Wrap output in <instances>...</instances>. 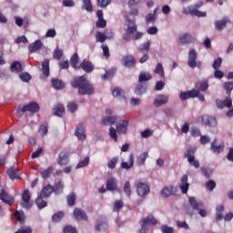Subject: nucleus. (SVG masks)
Listing matches in <instances>:
<instances>
[{
    "label": "nucleus",
    "instance_id": "4d7b16f0",
    "mask_svg": "<svg viewBox=\"0 0 233 233\" xmlns=\"http://www.w3.org/2000/svg\"><path fill=\"white\" fill-rule=\"evenodd\" d=\"M53 56L55 59H61V57H63V50L59 49V47H56L53 53Z\"/></svg>",
    "mask_w": 233,
    "mask_h": 233
},
{
    "label": "nucleus",
    "instance_id": "412c9836",
    "mask_svg": "<svg viewBox=\"0 0 233 233\" xmlns=\"http://www.w3.org/2000/svg\"><path fill=\"white\" fill-rule=\"evenodd\" d=\"M73 214L75 219H77L78 221H86V219H87L86 213H85L81 208H75Z\"/></svg>",
    "mask_w": 233,
    "mask_h": 233
},
{
    "label": "nucleus",
    "instance_id": "1a4fd4ad",
    "mask_svg": "<svg viewBox=\"0 0 233 233\" xmlns=\"http://www.w3.org/2000/svg\"><path fill=\"white\" fill-rule=\"evenodd\" d=\"M21 205L23 208H32V203H30V191L25 189L22 196Z\"/></svg>",
    "mask_w": 233,
    "mask_h": 233
},
{
    "label": "nucleus",
    "instance_id": "c9c22d12",
    "mask_svg": "<svg viewBox=\"0 0 233 233\" xmlns=\"http://www.w3.org/2000/svg\"><path fill=\"white\" fill-rule=\"evenodd\" d=\"M64 188H65V186L63 185V182L59 180L58 182L55 183L53 187V192H55V194H63Z\"/></svg>",
    "mask_w": 233,
    "mask_h": 233
},
{
    "label": "nucleus",
    "instance_id": "20e7f679",
    "mask_svg": "<svg viewBox=\"0 0 233 233\" xmlns=\"http://www.w3.org/2000/svg\"><path fill=\"white\" fill-rule=\"evenodd\" d=\"M203 6V2H198L195 5L189 6L187 11L185 10L184 14H190V15H195L196 17H207V13L198 10Z\"/></svg>",
    "mask_w": 233,
    "mask_h": 233
},
{
    "label": "nucleus",
    "instance_id": "423d86ee",
    "mask_svg": "<svg viewBox=\"0 0 233 233\" xmlns=\"http://www.w3.org/2000/svg\"><path fill=\"white\" fill-rule=\"evenodd\" d=\"M39 111V104L36 102H31L28 105L25 106L21 110L16 112L17 117H21L23 115L22 112H31L32 114H35Z\"/></svg>",
    "mask_w": 233,
    "mask_h": 233
},
{
    "label": "nucleus",
    "instance_id": "bb28decb",
    "mask_svg": "<svg viewBox=\"0 0 233 233\" xmlns=\"http://www.w3.org/2000/svg\"><path fill=\"white\" fill-rule=\"evenodd\" d=\"M133 167H134V154L131 153L129 155V161L121 163V168H124V170H130V168H132Z\"/></svg>",
    "mask_w": 233,
    "mask_h": 233
},
{
    "label": "nucleus",
    "instance_id": "7c9ffc66",
    "mask_svg": "<svg viewBox=\"0 0 233 233\" xmlns=\"http://www.w3.org/2000/svg\"><path fill=\"white\" fill-rule=\"evenodd\" d=\"M54 192V187L47 185L41 190L40 196L42 198H49V196Z\"/></svg>",
    "mask_w": 233,
    "mask_h": 233
},
{
    "label": "nucleus",
    "instance_id": "7ed1b4c3",
    "mask_svg": "<svg viewBox=\"0 0 233 233\" xmlns=\"http://www.w3.org/2000/svg\"><path fill=\"white\" fill-rule=\"evenodd\" d=\"M196 147H189L187 148L185 153L184 157L187 158V161L191 167H195V168H199V160L196 159Z\"/></svg>",
    "mask_w": 233,
    "mask_h": 233
},
{
    "label": "nucleus",
    "instance_id": "864d4df0",
    "mask_svg": "<svg viewBox=\"0 0 233 233\" xmlns=\"http://www.w3.org/2000/svg\"><path fill=\"white\" fill-rule=\"evenodd\" d=\"M117 161H119V158L117 157H113L109 162L107 163L108 168H116V166L117 165Z\"/></svg>",
    "mask_w": 233,
    "mask_h": 233
},
{
    "label": "nucleus",
    "instance_id": "de8ad7c7",
    "mask_svg": "<svg viewBox=\"0 0 233 233\" xmlns=\"http://www.w3.org/2000/svg\"><path fill=\"white\" fill-rule=\"evenodd\" d=\"M63 218H65V213L58 212L53 216L52 220L54 221V223H59V221H61V219H63Z\"/></svg>",
    "mask_w": 233,
    "mask_h": 233
},
{
    "label": "nucleus",
    "instance_id": "c85d7f7f",
    "mask_svg": "<svg viewBox=\"0 0 233 233\" xmlns=\"http://www.w3.org/2000/svg\"><path fill=\"white\" fill-rule=\"evenodd\" d=\"M81 68L85 71L87 72L88 74H90V72H93L94 70V65L91 64L90 61L87 60H84L81 65H80Z\"/></svg>",
    "mask_w": 233,
    "mask_h": 233
},
{
    "label": "nucleus",
    "instance_id": "5701e85b",
    "mask_svg": "<svg viewBox=\"0 0 233 233\" xmlns=\"http://www.w3.org/2000/svg\"><path fill=\"white\" fill-rule=\"evenodd\" d=\"M135 93L137 96H143V94L147 93V83L139 82L135 89Z\"/></svg>",
    "mask_w": 233,
    "mask_h": 233
},
{
    "label": "nucleus",
    "instance_id": "13d9d810",
    "mask_svg": "<svg viewBox=\"0 0 233 233\" xmlns=\"http://www.w3.org/2000/svg\"><path fill=\"white\" fill-rule=\"evenodd\" d=\"M45 148L40 147L39 149H37L36 151L33 152L31 157L32 159H35L37 157H41V156H43V152H44Z\"/></svg>",
    "mask_w": 233,
    "mask_h": 233
},
{
    "label": "nucleus",
    "instance_id": "c756f323",
    "mask_svg": "<svg viewBox=\"0 0 233 233\" xmlns=\"http://www.w3.org/2000/svg\"><path fill=\"white\" fill-rule=\"evenodd\" d=\"M95 228L96 232H105L108 228V224L106 220H98Z\"/></svg>",
    "mask_w": 233,
    "mask_h": 233
},
{
    "label": "nucleus",
    "instance_id": "72a5a7b5",
    "mask_svg": "<svg viewBox=\"0 0 233 233\" xmlns=\"http://www.w3.org/2000/svg\"><path fill=\"white\" fill-rule=\"evenodd\" d=\"M70 63L71 66H73V68H76V70H77V68H81V66H77L79 64V56L77 55V53H75L72 56Z\"/></svg>",
    "mask_w": 233,
    "mask_h": 233
},
{
    "label": "nucleus",
    "instance_id": "f3484780",
    "mask_svg": "<svg viewBox=\"0 0 233 233\" xmlns=\"http://www.w3.org/2000/svg\"><path fill=\"white\" fill-rule=\"evenodd\" d=\"M189 187H190V184L188 183V176L183 175L181 178V183H180V190L182 194H187V192H188Z\"/></svg>",
    "mask_w": 233,
    "mask_h": 233
},
{
    "label": "nucleus",
    "instance_id": "bf43d9fd",
    "mask_svg": "<svg viewBox=\"0 0 233 233\" xmlns=\"http://www.w3.org/2000/svg\"><path fill=\"white\" fill-rule=\"evenodd\" d=\"M221 63H223V59L221 57L217 58L213 63L214 70H219L221 67Z\"/></svg>",
    "mask_w": 233,
    "mask_h": 233
},
{
    "label": "nucleus",
    "instance_id": "58836bf2",
    "mask_svg": "<svg viewBox=\"0 0 233 233\" xmlns=\"http://www.w3.org/2000/svg\"><path fill=\"white\" fill-rule=\"evenodd\" d=\"M76 199H77V196L76 193L72 192L66 197L67 205L69 207H74L76 205Z\"/></svg>",
    "mask_w": 233,
    "mask_h": 233
},
{
    "label": "nucleus",
    "instance_id": "b1692460",
    "mask_svg": "<svg viewBox=\"0 0 233 233\" xmlns=\"http://www.w3.org/2000/svg\"><path fill=\"white\" fill-rule=\"evenodd\" d=\"M58 165H68V152L62 151L60 152L57 159Z\"/></svg>",
    "mask_w": 233,
    "mask_h": 233
},
{
    "label": "nucleus",
    "instance_id": "39448f33",
    "mask_svg": "<svg viewBox=\"0 0 233 233\" xmlns=\"http://www.w3.org/2000/svg\"><path fill=\"white\" fill-rule=\"evenodd\" d=\"M198 59V52H196L194 49H190L188 52V58H187V65L190 68H201V62H197Z\"/></svg>",
    "mask_w": 233,
    "mask_h": 233
},
{
    "label": "nucleus",
    "instance_id": "338daca9",
    "mask_svg": "<svg viewBox=\"0 0 233 233\" xmlns=\"http://www.w3.org/2000/svg\"><path fill=\"white\" fill-rule=\"evenodd\" d=\"M67 110H69V112H76V110H77V104L74 103V102H70L67 105Z\"/></svg>",
    "mask_w": 233,
    "mask_h": 233
},
{
    "label": "nucleus",
    "instance_id": "f704fd0d",
    "mask_svg": "<svg viewBox=\"0 0 233 233\" xmlns=\"http://www.w3.org/2000/svg\"><path fill=\"white\" fill-rule=\"evenodd\" d=\"M52 86L56 88V90H63V88H65V82L57 78H54L52 79Z\"/></svg>",
    "mask_w": 233,
    "mask_h": 233
},
{
    "label": "nucleus",
    "instance_id": "69168bd1",
    "mask_svg": "<svg viewBox=\"0 0 233 233\" xmlns=\"http://www.w3.org/2000/svg\"><path fill=\"white\" fill-rule=\"evenodd\" d=\"M15 233H32V228H30V227H22Z\"/></svg>",
    "mask_w": 233,
    "mask_h": 233
},
{
    "label": "nucleus",
    "instance_id": "2f4dec72",
    "mask_svg": "<svg viewBox=\"0 0 233 233\" xmlns=\"http://www.w3.org/2000/svg\"><path fill=\"white\" fill-rule=\"evenodd\" d=\"M54 116H57L58 117H63V114H65V106L61 104H57L54 107Z\"/></svg>",
    "mask_w": 233,
    "mask_h": 233
},
{
    "label": "nucleus",
    "instance_id": "6ab92c4d",
    "mask_svg": "<svg viewBox=\"0 0 233 233\" xmlns=\"http://www.w3.org/2000/svg\"><path fill=\"white\" fill-rule=\"evenodd\" d=\"M106 187L107 190H110L111 192H115V190H117V179L114 177L108 178L106 181Z\"/></svg>",
    "mask_w": 233,
    "mask_h": 233
},
{
    "label": "nucleus",
    "instance_id": "473e14b6",
    "mask_svg": "<svg viewBox=\"0 0 233 233\" xmlns=\"http://www.w3.org/2000/svg\"><path fill=\"white\" fill-rule=\"evenodd\" d=\"M189 204L195 210H200V208H203V203L197 201L196 198L192 197L189 198Z\"/></svg>",
    "mask_w": 233,
    "mask_h": 233
},
{
    "label": "nucleus",
    "instance_id": "0e129e2a",
    "mask_svg": "<svg viewBox=\"0 0 233 233\" xmlns=\"http://www.w3.org/2000/svg\"><path fill=\"white\" fill-rule=\"evenodd\" d=\"M140 52H148V50H150V42H145L144 44H142L139 47Z\"/></svg>",
    "mask_w": 233,
    "mask_h": 233
},
{
    "label": "nucleus",
    "instance_id": "4468645a",
    "mask_svg": "<svg viewBox=\"0 0 233 233\" xmlns=\"http://www.w3.org/2000/svg\"><path fill=\"white\" fill-rule=\"evenodd\" d=\"M211 150L214 154H221L223 150H225V144L218 142V140H214L211 143Z\"/></svg>",
    "mask_w": 233,
    "mask_h": 233
},
{
    "label": "nucleus",
    "instance_id": "5fc2aeb1",
    "mask_svg": "<svg viewBox=\"0 0 233 233\" xmlns=\"http://www.w3.org/2000/svg\"><path fill=\"white\" fill-rule=\"evenodd\" d=\"M224 88L227 91L228 96H230L233 90V82H226L224 84Z\"/></svg>",
    "mask_w": 233,
    "mask_h": 233
},
{
    "label": "nucleus",
    "instance_id": "c03bdc74",
    "mask_svg": "<svg viewBox=\"0 0 233 233\" xmlns=\"http://www.w3.org/2000/svg\"><path fill=\"white\" fill-rule=\"evenodd\" d=\"M54 172V168L52 167H47L46 170L41 172V176L43 179H48L50 177V175Z\"/></svg>",
    "mask_w": 233,
    "mask_h": 233
},
{
    "label": "nucleus",
    "instance_id": "052dcab7",
    "mask_svg": "<svg viewBox=\"0 0 233 233\" xmlns=\"http://www.w3.org/2000/svg\"><path fill=\"white\" fill-rule=\"evenodd\" d=\"M144 223H147V225H156L157 223V220L154 218V217H147L142 220Z\"/></svg>",
    "mask_w": 233,
    "mask_h": 233
},
{
    "label": "nucleus",
    "instance_id": "f8f14e48",
    "mask_svg": "<svg viewBox=\"0 0 233 233\" xmlns=\"http://www.w3.org/2000/svg\"><path fill=\"white\" fill-rule=\"evenodd\" d=\"M137 192L140 198H143L150 192V187L147 184L140 182L137 186Z\"/></svg>",
    "mask_w": 233,
    "mask_h": 233
},
{
    "label": "nucleus",
    "instance_id": "393cba45",
    "mask_svg": "<svg viewBox=\"0 0 233 233\" xmlns=\"http://www.w3.org/2000/svg\"><path fill=\"white\" fill-rule=\"evenodd\" d=\"M10 179H21L19 177V169L16 167H12L7 170Z\"/></svg>",
    "mask_w": 233,
    "mask_h": 233
},
{
    "label": "nucleus",
    "instance_id": "79ce46f5",
    "mask_svg": "<svg viewBox=\"0 0 233 233\" xmlns=\"http://www.w3.org/2000/svg\"><path fill=\"white\" fill-rule=\"evenodd\" d=\"M43 198H45V197H42L41 195H40V197H38L36 199H35V205L38 207V208H45V207H46V205H47V203H46V201H45L44 199H43Z\"/></svg>",
    "mask_w": 233,
    "mask_h": 233
},
{
    "label": "nucleus",
    "instance_id": "f257e3e1",
    "mask_svg": "<svg viewBox=\"0 0 233 233\" xmlns=\"http://www.w3.org/2000/svg\"><path fill=\"white\" fill-rule=\"evenodd\" d=\"M124 19L127 23L125 28L126 33L123 35L124 41L129 43L131 39H133V41H138V39H141V37H143V33L137 31V25L136 24V21L130 20L128 18V15H125Z\"/></svg>",
    "mask_w": 233,
    "mask_h": 233
},
{
    "label": "nucleus",
    "instance_id": "a19ab883",
    "mask_svg": "<svg viewBox=\"0 0 233 233\" xmlns=\"http://www.w3.org/2000/svg\"><path fill=\"white\" fill-rule=\"evenodd\" d=\"M147 157H148V152H144L140 154L139 157L137 158V164L145 165V161H147Z\"/></svg>",
    "mask_w": 233,
    "mask_h": 233
},
{
    "label": "nucleus",
    "instance_id": "6e6552de",
    "mask_svg": "<svg viewBox=\"0 0 233 233\" xmlns=\"http://www.w3.org/2000/svg\"><path fill=\"white\" fill-rule=\"evenodd\" d=\"M0 199L6 205H13L15 199L14 197L10 196L6 190L0 185Z\"/></svg>",
    "mask_w": 233,
    "mask_h": 233
},
{
    "label": "nucleus",
    "instance_id": "09e8293b",
    "mask_svg": "<svg viewBox=\"0 0 233 233\" xmlns=\"http://www.w3.org/2000/svg\"><path fill=\"white\" fill-rule=\"evenodd\" d=\"M201 172L203 176L207 177V179H210V177H212V169L210 168L201 167Z\"/></svg>",
    "mask_w": 233,
    "mask_h": 233
},
{
    "label": "nucleus",
    "instance_id": "e2e57ef3",
    "mask_svg": "<svg viewBox=\"0 0 233 233\" xmlns=\"http://www.w3.org/2000/svg\"><path fill=\"white\" fill-rule=\"evenodd\" d=\"M109 136L112 139H114V141L117 142V132L113 127L109 128Z\"/></svg>",
    "mask_w": 233,
    "mask_h": 233
},
{
    "label": "nucleus",
    "instance_id": "aec40b11",
    "mask_svg": "<svg viewBox=\"0 0 233 233\" xmlns=\"http://www.w3.org/2000/svg\"><path fill=\"white\" fill-rule=\"evenodd\" d=\"M128 127V121L121 120L116 123V131L118 134H127V127Z\"/></svg>",
    "mask_w": 233,
    "mask_h": 233
},
{
    "label": "nucleus",
    "instance_id": "37998d69",
    "mask_svg": "<svg viewBox=\"0 0 233 233\" xmlns=\"http://www.w3.org/2000/svg\"><path fill=\"white\" fill-rule=\"evenodd\" d=\"M197 90H201V92H205L207 88H208V81H202L196 85Z\"/></svg>",
    "mask_w": 233,
    "mask_h": 233
},
{
    "label": "nucleus",
    "instance_id": "9d476101",
    "mask_svg": "<svg viewBox=\"0 0 233 233\" xmlns=\"http://www.w3.org/2000/svg\"><path fill=\"white\" fill-rule=\"evenodd\" d=\"M198 94H199V90L192 89L191 91L181 92L179 97L181 101H187V99L198 97Z\"/></svg>",
    "mask_w": 233,
    "mask_h": 233
},
{
    "label": "nucleus",
    "instance_id": "603ef678",
    "mask_svg": "<svg viewBox=\"0 0 233 233\" xmlns=\"http://www.w3.org/2000/svg\"><path fill=\"white\" fill-rule=\"evenodd\" d=\"M206 188L207 190H209V192H212L216 188V182L214 180H208L206 182Z\"/></svg>",
    "mask_w": 233,
    "mask_h": 233
},
{
    "label": "nucleus",
    "instance_id": "49530a36",
    "mask_svg": "<svg viewBox=\"0 0 233 233\" xmlns=\"http://www.w3.org/2000/svg\"><path fill=\"white\" fill-rule=\"evenodd\" d=\"M96 43H105L106 38V35L105 33L97 32L96 35Z\"/></svg>",
    "mask_w": 233,
    "mask_h": 233
},
{
    "label": "nucleus",
    "instance_id": "cd10ccee",
    "mask_svg": "<svg viewBox=\"0 0 233 233\" xmlns=\"http://www.w3.org/2000/svg\"><path fill=\"white\" fill-rule=\"evenodd\" d=\"M42 72L43 75L46 76V77H48V76H50V60L45 59L42 62Z\"/></svg>",
    "mask_w": 233,
    "mask_h": 233
},
{
    "label": "nucleus",
    "instance_id": "a211bd4d",
    "mask_svg": "<svg viewBox=\"0 0 233 233\" xmlns=\"http://www.w3.org/2000/svg\"><path fill=\"white\" fill-rule=\"evenodd\" d=\"M229 23L230 19H228V17H224L221 20H218L215 22L216 29L218 32H221V30H223V28H225V26H227V25H228Z\"/></svg>",
    "mask_w": 233,
    "mask_h": 233
},
{
    "label": "nucleus",
    "instance_id": "4be33fe9",
    "mask_svg": "<svg viewBox=\"0 0 233 233\" xmlns=\"http://www.w3.org/2000/svg\"><path fill=\"white\" fill-rule=\"evenodd\" d=\"M41 48H43V43L41 40H36L35 43L30 44L28 46L29 52L31 54H34V52H38V50Z\"/></svg>",
    "mask_w": 233,
    "mask_h": 233
},
{
    "label": "nucleus",
    "instance_id": "774afa93",
    "mask_svg": "<svg viewBox=\"0 0 233 233\" xmlns=\"http://www.w3.org/2000/svg\"><path fill=\"white\" fill-rule=\"evenodd\" d=\"M64 233H77V230L71 226H67L64 228Z\"/></svg>",
    "mask_w": 233,
    "mask_h": 233
},
{
    "label": "nucleus",
    "instance_id": "a18cd8bd",
    "mask_svg": "<svg viewBox=\"0 0 233 233\" xmlns=\"http://www.w3.org/2000/svg\"><path fill=\"white\" fill-rule=\"evenodd\" d=\"M152 79V75L148 73H141L138 77V81L143 83V81H150Z\"/></svg>",
    "mask_w": 233,
    "mask_h": 233
},
{
    "label": "nucleus",
    "instance_id": "6e6d98bb",
    "mask_svg": "<svg viewBox=\"0 0 233 233\" xmlns=\"http://www.w3.org/2000/svg\"><path fill=\"white\" fill-rule=\"evenodd\" d=\"M90 163V157H86L84 160L80 161L76 168H84V167H86Z\"/></svg>",
    "mask_w": 233,
    "mask_h": 233
},
{
    "label": "nucleus",
    "instance_id": "680f3d73",
    "mask_svg": "<svg viewBox=\"0 0 233 233\" xmlns=\"http://www.w3.org/2000/svg\"><path fill=\"white\" fill-rule=\"evenodd\" d=\"M110 3H112L111 0H97V5L101 8H106V6H108V5H110Z\"/></svg>",
    "mask_w": 233,
    "mask_h": 233
},
{
    "label": "nucleus",
    "instance_id": "e433bc0d",
    "mask_svg": "<svg viewBox=\"0 0 233 233\" xmlns=\"http://www.w3.org/2000/svg\"><path fill=\"white\" fill-rule=\"evenodd\" d=\"M11 72H15V74H19V72H23V66L19 61H15L11 65Z\"/></svg>",
    "mask_w": 233,
    "mask_h": 233
},
{
    "label": "nucleus",
    "instance_id": "f03ea898",
    "mask_svg": "<svg viewBox=\"0 0 233 233\" xmlns=\"http://www.w3.org/2000/svg\"><path fill=\"white\" fill-rule=\"evenodd\" d=\"M71 86H73V88H78L79 96H90L94 94V86L90 85V82L86 79V76L76 78L71 83Z\"/></svg>",
    "mask_w": 233,
    "mask_h": 233
},
{
    "label": "nucleus",
    "instance_id": "ddd939ff",
    "mask_svg": "<svg viewBox=\"0 0 233 233\" xmlns=\"http://www.w3.org/2000/svg\"><path fill=\"white\" fill-rule=\"evenodd\" d=\"M196 38L192 36L190 34H184L178 38V45H188L190 43H194Z\"/></svg>",
    "mask_w": 233,
    "mask_h": 233
},
{
    "label": "nucleus",
    "instance_id": "a878e982",
    "mask_svg": "<svg viewBox=\"0 0 233 233\" xmlns=\"http://www.w3.org/2000/svg\"><path fill=\"white\" fill-rule=\"evenodd\" d=\"M75 136H76V137L81 140L86 139V135H85V127H83V124H79L76 127Z\"/></svg>",
    "mask_w": 233,
    "mask_h": 233
},
{
    "label": "nucleus",
    "instance_id": "ea45409f",
    "mask_svg": "<svg viewBox=\"0 0 233 233\" xmlns=\"http://www.w3.org/2000/svg\"><path fill=\"white\" fill-rule=\"evenodd\" d=\"M82 8L83 10H86V12H92V10H94V7L92 6V1L83 0Z\"/></svg>",
    "mask_w": 233,
    "mask_h": 233
},
{
    "label": "nucleus",
    "instance_id": "2eb2a0df",
    "mask_svg": "<svg viewBox=\"0 0 233 233\" xmlns=\"http://www.w3.org/2000/svg\"><path fill=\"white\" fill-rule=\"evenodd\" d=\"M122 65L127 68H133V66H136V58L132 56H124L122 59Z\"/></svg>",
    "mask_w": 233,
    "mask_h": 233
},
{
    "label": "nucleus",
    "instance_id": "3c124183",
    "mask_svg": "<svg viewBox=\"0 0 233 233\" xmlns=\"http://www.w3.org/2000/svg\"><path fill=\"white\" fill-rule=\"evenodd\" d=\"M19 77L22 81H24V83H28L32 79V76H30V74L26 72L20 74Z\"/></svg>",
    "mask_w": 233,
    "mask_h": 233
},
{
    "label": "nucleus",
    "instance_id": "0eeeda50",
    "mask_svg": "<svg viewBox=\"0 0 233 233\" xmlns=\"http://www.w3.org/2000/svg\"><path fill=\"white\" fill-rule=\"evenodd\" d=\"M200 119L205 127H210L211 128L218 127V119H216V116L203 115Z\"/></svg>",
    "mask_w": 233,
    "mask_h": 233
},
{
    "label": "nucleus",
    "instance_id": "dca6fc26",
    "mask_svg": "<svg viewBox=\"0 0 233 233\" xmlns=\"http://www.w3.org/2000/svg\"><path fill=\"white\" fill-rule=\"evenodd\" d=\"M167 103H168V95H158L154 100V105L157 107L167 105Z\"/></svg>",
    "mask_w": 233,
    "mask_h": 233
},
{
    "label": "nucleus",
    "instance_id": "9b49d317",
    "mask_svg": "<svg viewBox=\"0 0 233 233\" xmlns=\"http://www.w3.org/2000/svg\"><path fill=\"white\" fill-rule=\"evenodd\" d=\"M177 188L173 186H167L161 190L162 198H170V196H176Z\"/></svg>",
    "mask_w": 233,
    "mask_h": 233
},
{
    "label": "nucleus",
    "instance_id": "4c0bfd02",
    "mask_svg": "<svg viewBox=\"0 0 233 233\" xmlns=\"http://www.w3.org/2000/svg\"><path fill=\"white\" fill-rule=\"evenodd\" d=\"M116 121H117V116H105L102 118L103 125H114Z\"/></svg>",
    "mask_w": 233,
    "mask_h": 233
},
{
    "label": "nucleus",
    "instance_id": "8fccbe9b",
    "mask_svg": "<svg viewBox=\"0 0 233 233\" xmlns=\"http://www.w3.org/2000/svg\"><path fill=\"white\" fill-rule=\"evenodd\" d=\"M114 76H116V71L114 69H111L106 72L105 75H102V79H112Z\"/></svg>",
    "mask_w": 233,
    "mask_h": 233
}]
</instances>
